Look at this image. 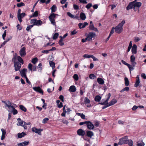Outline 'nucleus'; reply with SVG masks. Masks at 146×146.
<instances>
[{"label":"nucleus","mask_w":146,"mask_h":146,"mask_svg":"<svg viewBox=\"0 0 146 146\" xmlns=\"http://www.w3.org/2000/svg\"><path fill=\"white\" fill-rule=\"evenodd\" d=\"M92 6V4L91 3H88L86 6V8L88 9H89Z\"/></svg>","instance_id":"obj_52"},{"label":"nucleus","mask_w":146,"mask_h":146,"mask_svg":"<svg viewBox=\"0 0 146 146\" xmlns=\"http://www.w3.org/2000/svg\"><path fill=\"white\" fill-rule=\"evenodd\" d=\"M49 64L52 69H54L55 67V63L52 61H50L49 62Z\"/></svg>","instance_id":"obj_31"},{"label":"nucleus","mask_w":146,"mask_h":146,"mask_svg":"<svg viewBox=\"0 0 146 146\" xmlns=\"http://www.w3.org/2000/svg\"><path fill=\"white\" fill-rule=\"evenodd\" d=\"M96 36V34L93 32H90L87 35L86 39H87V40L90 41L92 40L93 38L95 37Z\"/></svg>","instance_id":"obj_6"},{"label":"nucleus","mask_w":146,"mask_h":146,"mask_svg":"<svg viewBox=\"0 0 146 146\" xmlns=\"http://www.w3.org/2000/svg\"><path fill=\"white\" fill-rule=\"evenodd\" d=\"M137 45L135 44H133L131 49V51L133 53L136 54L137 53Z\"/></svg>","instance_id":"obj_16"},{"label":"nucleus","mask_w":146,"mask_h":146,"mask_svg":"<svg viewBox=\"0 0 146 146\" xmlns=\"http://www.w3.org/2000/svg\"><path fill=\"white\" fill-rule=\"evenodd\" d=\"M133 2H132L129 4L126 7V9L127 10H129L133 8Z\"/></svg>","instance_id":"obj_17"},{"label":"nucleus","mask_w":146,"mask_h":146,"mask_svg":"<svg viewBox=\"0 0 146 146\" xmlns=\"http://www.w3.org/2000/svg\"><path fill=\"white\" fill-rule=\"evenodd\" d=\"M145 143L143 141L141 142L140 143H137V146H144Z\"/></svg>","instance_id":"obj_46"},{"label":"nucleus","mask_w":146,"mask_h":146,"mask_svg":"<svg viewBox=\"0 0 146 146\" xmlns=\"http://www.w3.org/2000/svg\"><path fill=\"white\" fill-rule=\"evenodd\" d=\"M56 9L57 7L56 5H53L50 8L51 10V12H55L56 11Z\"/></svg>","instance_id":"obj_27"},{"label":"nucleus","mask_w":146,"mask_h":146,"mask_svg":"<svg viewBox=\"0 0 146 146\" xmlns=\"http://www.w3.org/2000/svg\"><path fill=\"white\" fill-rule=\"evenodd\" d=\"M111 96V94L110 93H109L108 95V97L106 99V100L104 102H101L100 103V104L102 105H106V106H104L102 107V109H104L110 106H109L108 103V100L110 98V97Z\"/></svg>","instance_id":"obj_5"},{"label":"nucleus","mask_w":146,"mask_h":146,"mask_svg":"<svg viewBox=\"0 0 146 146\" xmlns=\"http://www.w3.org/2000/svg\"><path fill=\"white\" fill-rule=\"evenodd\" d=\"M91 54H85L83 55V57L89 58H91Z\"/></svg>","instance_id":"obj_51"},{"label":"nucleus","mask_w":146,"mask_h":146,"mask_svg":"<svg viewBox=\"0 0 146 146\" xmlns=\"http://www.w3.org/2000/svg\"><path fill=\"white\" fill-rule=\"evenodd\" d=\"M73 7L75 10H78L79 9L78 6L76 5H74Z\"/></svg>","instance_id":"obj_62"},{"label":"nucleus","mask_w":146,"mask_h":146,"mask_svg":"<svg viewBox=\"0 0 146 146\" xmlns=\"http://www.w3.org/2000/svg\"><path fill=\"white\" fill-rule=\"evenodd\" d=\"M38 68H40V69L38 70V71L40 72H41L42 70V64L40 63L38 65Z\"/></svg>","instance_id":"obj_44"},{"label":"nucleus","mask_w":146,"mask_h":146,"mask_svg":"<svg viewBox=\"0 0 146 146\" xmlns=\"http://www.w3.org/2000/svg\"><path fill=\"white\" fill-rule=\"evenodd\" d=\"M25 5V4L23 2H21L20 3H18L17 4V6L18 7H20L21 6H24Z\"/></svg>","instance_id":"obj_43"},{"label":"nucleus","mask_w":146,"mask_h":146,"mask_svg":"<svg viewBox=\"0 0 146 146\" xmlns=\"http://www.w3.org/2000/svg\"><path fill=\"white\" fill-rule=\"evenodd\" d=\"M90 102V100L87 97H86L84 98V102L85 104H89Z\"/></svg>","instance_id":"obj_35"},{"label":"nucleus","mask_w":146,"mask_h":146,"mask_svg":"<svg viewBox=\"0 0 146 146\" xmlns=\"http://www.w3.org/2000/svg\"><path fill=\"white\" fill-rule=\"evenodd\" d=\"M121 62L127 66H129V64H128L126 62H125V61H124L123 60H121Z\"/></svg>","instance_id":"obj_58"},{"label":"nucleus","mask_w":146,"mask_h":146,"mask_svg":"<svg viewBox=\"0 0 146 146\" xmlns=\"http://www.w3.org/2000/svg\"><path fill=\"white\" fill-rule=\"evenodd\" d=\"M125 84L126 86H127L129 85V82L128 78L127 77H125L124 78Z\"/></svg>","instance_id":"obj_30"},{"label":"nucleus","mask_w":146,"mask_h":146,"mask_svg":"<svg viewBox=\"0 0 146 146\" xmlns=\"http://www.w3.org/2000/svg\"><path fill=\"white\" fill-rule=\"evenodd\" d=\"M117 100L115 99H113L108 104L109 106H110L113 105L117 102Z\"/></svg>","instance_id":"obj_23"},{"label":"nucleus","mask_w":146,"mask_h":146,"mask_svg":"<svg viewBox=\"0 0 146 146\" xmlns=\"http://www.w3.org/2000/svg\"><path fill=\"white\" fill-rule=\"evenodd\" d=\"M134 3H133V9L135 11H139V8L142 5V3L140 2H138L137 1V0H135L133 1Z\"/></svg>","instance_id":"obj_3"},{"label":"nucleus","mask_w":146,"mask_h":146,"mask_svg":"<svg viewBox=\"0 0 146 146\" xmlns=\"http://www.w3.org/2000/svg\"><path fill=\"white\" fill-rule=\"evenodd\" d=\"M86 126L89 129H92L94 127V125L90 121H87Z\"/></svg>","instance_id":"obj_10"},{"label":"nucleus","mask_w":146,"mask_h":146,"mask_svg":"<svg viewBox=\"0 0 146 146\" xmlns=\"http://www.w3.org/2000/svg\"><path fill=\"white\" fill-rule=\"evenodd\" d=\"M76 90V88L75 86H71L69 88V90L70 92H75Z\"/></svg>","instance_id":"obj_20"},{"label":"nucleus","mask_w":146,"mask_h":146,"mask_svg":"<svg viewBox=\"0 0 146 146\" xmlns=\"http://www.w3.org/2000/svg\"><path fill=\"white\" fill-rule=\"evenodd\" d=\"M12 61L13 62L15 70V71L19 70L21 67V63L23 64L24 62L23 59L19 56H18L17 54H15L12 59Z\"/></svg>","instance_id":"obj_1"},{"label":"nucleus","mask_w":146,"mask_h":146,"mask_svg":"<svg viewBox=\"0 0 146 146\" xmlns=\"http://www.w3.org/2000/svg\"><path fill=\"white\" fill-rule=\"evenodd\" d=\"M77 33V32L75 30H74L72 31L71 32V34L70 35H74L76 34Z\"/></svg>","instance_id":"obj_61"},{"label":"nucleus","mask_w":146,"mask_h":146,"mask_svg":"<svg viewBox=\"0 0 146 146\" xmlns=\"http://www.w3.org/2000/svg\"><path fill=\"white\" fill-rule=\"evenodd\" d=\"M42 22L40 20H36V23L35 24H33V25L39 26L41 25H42Z\"/></svg>","instance_id":"obj_26"},{"label":"nucleus","mask_w":146,"mask_h":146,"mask_svg":"<svg viewBox=\"0 0 146 146\" xmlns=\"http://www.w3.org/2000/svg\"><path fill=\"white\" fill-rule=\"evenodd\" d=\"M50 51V50H42V53H46V54H47L49 53V51Z\"/></svg>","instance_id":"obj_64"},{"label":"nucleus","mask_w":146,"mask_h":146,"mask_svg":"<svg viewBox=\"0 0 146 146\" xmlns=\"http://www.w3.org/2000/svg\"><path fill=\"white\" fill-rule=\"evenodd\" d=\"M58 33H55L53 36V39L54 40L56 39L58 37Z\"/></svg>","instance_id":"obj_45"},{"label":"nucleus","mask_w":146,"mask_h":146,"mask_svg":"<svg viewBox=\"0 0 146 146\" xmlns=\"http://www.w3.org/2000/svg\"><path fill=\"white\" fill-rule=\"evenodd\" d=\"M73 78L76 81H77L78 79V76L76 74H74V75Z\"/></svg>","instance_id":"obj_50"},{"label":"nucleus","mask_w":146,"mask_h":146,"mask_svg":"<svg viewBox=\"0 0 146 146\" xmlns=\"http://www.w3.org/2000/svg\"><path fill=\"white\" fill-rule=\"evenodd\" d=\"M48 120L49 119L48 118H45L43 119L42 121V123H46Z\"/></svg>","instance_id":"obj_48"},{"label":"nucleus","mask_w":146,"mask_h":146,"mask_svg":"<svg viewBox=\"0 0 146 146\" xmlns=\"http://www.w3.org/2000/svg\"><path fill=\"white\" fill-rule=\"evenodd\" d=\"M63 40L62 38H60L59 41L58 43L60 46L63 45L64 44V43L63 42Z\"/></svg>","instance_id":"obj_42"},{"label":"nucleus","mask_w":146,"mask_h":146,"mask_svg":"<svg viewBox=\"0 0 146 146\" xmlns=\"http://www.w3.org/2000/svg\"><path fill=\"white\" fill-rule=\"evenodd\" d=\"M36 19H31V24H35L36 23Z\"/></svg>","instance_id":"obj_56"},{"label":"nucleus","mask_w":146,"mask_h":146,"mask_svg":"<svg viewBox=\"0 0 146 146\" xmlns=\"http://www.w3.org/2000/svg\"><path fill=\"white\" fill-rule=\"evenodd\" d=\"M101 99V98L100 96L97 95L96 96L94 100L96 102H99L100 100Z\"/></svg>","instance_id":"obj_28"},{"label":"nucleus","mask_w":146,"mask_h":146,"mask_svg":"<svg viewBox=\"0 0 146 146\" xmlns=\"http://www.w3.org/2000/svg\"><path fill=\"white\" fill-rule=\"evenodd\" d=\"M77 134L79 136H84L85 134L84 131L81 129H78L77 131Z\"/></svg>","instance_id":"obj_11"},{"label":"nucleus","mask_w":146,"mask_h":146,"mask_svg":"<svg viewBox=\"0 0 146 146\" xmlns=\"http://www.w3.org/2000/svg\"><path fill=\"white\" fill-rule=\"evenodd\" d=\"M19 108L20 109L24 111V112H26L27 111V109L23 105H21L19 106Z\"/></svg>","instance_id":"obj_34"},{"label":"nucleus","mask_w":146,"mask_h":146,"mask_svg":"<svg viewBox=\"0 0 146 146\" xmlns=\"http://www.w3.org/2000/svg\"><path fill=\"white\" fill-rule=\"evenodd\" d=\"M134 66H131V65H130L129 64V66H128V67L129 70H130V73H131V71L133 70L134 69Z\"/></svg>","instance_id":"obj_47"},{"label":"nucleus","mask_w":146,"mask_h":146,"mask_svg":"<svg viewBox=\"0 0 146 146\" xmlns=\"http://www.w3.org/2000/svg\"><path fill=\"white\" fill-rule=\"evenodd\" d=\"M126 144H127L129 146H133V141L131 139L128 140L127 139V142Z\"/></svg>","instance_id":"obj_32"},{"label":"nucleus","mask_w":146,"mask_h":146,"mask_svg":"<svg viewBox=\"0 0 146 146\" xmlns=\"http://www.w3.org/2000/svg\"><path fill=\"white\" fill-rule=\"evenodd\" d=\"M114 29H115V28L114 27H113L112 28L110 33L109 34L111 36L114 33Z\"/></svg>","instance_id":"obj_55"},{"label":"nucleus","mask_w":146,"mask_h":146,"mask_svg":"<svg viewBox=\"0 0 146 146\" xmlns=\"http://www.w3.org/2000/svg\"><path fill=\"white\" fill-rule=\"evenodd\" d=\"M25 49V48L24 47L22 48L19 51L20 55L22 57H24L26 54Z\"/></svg>","instance_id":"obj_9"},{"label":"nucleus","mask_w":146,"mask_h":146,"mask_svg":"<svg viewBox=\"0 0 146 146\" xmlns=\"http://www.w3.org/2000/svg\"><path fill=\"white\" fill-rule=\"evenodd\" d=\"M96 78V76L94 74H91L89 75V78L91 79H94Z\"/></svg>","instance_id":"obj_38"},{"label":"nucleus","mask_w":146,"mask_h":146,"mask_svg":"<svg viewBox=\"0 0 146 146\" xmlns=\"http://www.w3.org/2000/svg\"><path fill=\"white\" fill-rule=\"evenodd\" d=\"M34 26V25H33L28 26L26 28V30L27 31H29Z\"/></svg>","instance_id":"obj_49"},{"label":"nucleus","mask_w":146,"mask_h":146,"mask_svg":"<svg viewBox=\"0 0 146 146\" xmlns=\"http://www.w3.org/2000/svg\"><path fill=\"white\" fill-rule=\"evenodd\" d=\"M26 135V133L24 132H22L21 133H18L17 134L18 137L19 138H21L22 137L25 136Z\"/></svg>","instance_id":"obj_25"},{"label":"nucleus","mask_w":146,"mask_h":146,"mask_svg":"<svg viewBox=\"0 0 146 146\" xmlns=\"http://www.w3.org/2000/svg\"><path fill=\"white\" fill-rule=\"evenodd\" d=\"M6 35V31L5 30L4 31V33L2 35L3 38L4 40H5V37Z\"/></svg>","instance_id":"obj_60"},{"label":"nucleus","mask_w":146,"mask_h":146,"mask_svg":"<svg viewBox=\"0 0 146 146\" xmlns=\"http://www.w3.org/2000/svg\"><path fill=\"white\" fill-rule=\"evenodd\" d=\"M129 90V87H126L122 89L120 91V92H122L125 91H128Z\"/></svg>","instance_id":"obj_40"},{"label":"nucleus","mask_w":146,"mask_h":146,"mask_svg":"<svg viewBox=\"0 0 146 146\" xmlns=\"http://www.w3.org/2000/svg\"><path fill=\"white\" fill-rule=\"evenodd\" d=\"M79 1L80 3H82L83 4H86L87 3L85 0H79Z\"/></svg>","instance_id":"obj_63"},{"label":"nucleus","mask_w":146,"mask_h":146,"mask_svg":"<svg viewBox=\"0 0 146 146\" xmlns=\"http://www.w3.org/2000/svg\"><path fill=\"white\" fill-rule=\"evenodd\" d=\"M86 135L91 137L94 135V133L92 131H86Z\"/></svg>","instance_id":"obj_21"},{"label":"nucleus","mask_w":146,"mask_h":146,"mask_svg":"<svg viewBox=\"0 0 146 146\" xmlns=\"http://www.w3.org/2000/svg\"><path fill=\"white\" fill-rule=\"evenodd\" d=\"M125 22L124 20H123L121 22L119 23L115 28V32L117 33L120 34L123 31V26L125 23Z\"/></svg>","instance_id":"obj_2"},{"label":"nucleus","mask_w":146,"mask_h":146,"mask_svg":"<svg viewBox=\"0 0 146 146\" xmlns=\"http://www.w3.org/2000/svg\"><path fill=\"white\" fill-rule=\"evenodd\" d=\"M32 130L33 132L38 133V135H41V131H43V129H38L35 127H34L32 128Z\"/></svg>","instance_id":"obj_8"},{"label":"nucleus","mask_w":146,"mask_h":146,"mask_svg":"<svg viewBox=\"0 0 146 146\" xmlns=\"http://www.w3.org/2000/svg\"><path fill=\"white\" fill-rule=\"evenodd\" d=\"M27 72V69L26 68H23L22 70H20V72L21 76L25 78L27 77L26 73Z\"/></svg>","instance_id":"obj_14"},{"label":"nucleus","mask_w":146,"mask_h":146,"mask_svg":"<svg viewBox=\"0 0 146 146\" xmlns=\"http://www.w3.org/2000/svg\"><path fill=\"white\" fill-rule=\"evenodd\" d=\"M38 11H36L33 13L32 15L30 16V17L32 18V17H36L38 16Z\"/></svg>","instance_id":"obj_37"},{"label":"nucleus","mask_w":146,"mask_h":146,"mask_svg":"<svg viewBox=\"0 0 146 146\" xmlns=\"http://www.w3.org/2000/svg\"><path fill=\"white\" fill-rule=\"evenodd\" d=\"M56 15H58L54 13H52L50 14L48 17L51 24L55 26H56L55 22V19Z\"/></svg>","instance_id":"obj_4"},{"label":"nucleus","mask_w":146,"mask_h":146,"mask_svg":"<svg viewBox=\"0 0 146 146\" xmlns=\"http://www.w3.org/2000/svg\"><path fill=\"white\" fill-rule=\"evenodd\" d=\"M128 137L127 136H125L119 140V141L118 143V144L119 145H121L122 144L126 143L127 141Z\"/></svg>","instance_id":"obj_7"},{"label":"nucleus","mask_w":146,"mask_h":146,"mask_svg":"<svg viewBox=\"0 0 146 146\" xmlns=\"http://www.w3.org/2000/svg\"><path fill=\"white\" fill-rule=\"evenodd\" d=\"M135 58L134 55H132L130 57V61L131 62L135 61Z\"/></svg>","instance_id":"obj_41"},{"label":"nucleus","mask_w":146,"mask_h":146,"mask_svg":"<svg viewBox=\"0 0 146 146\" xmlns=\"http://www.w3.org/2000/svg\"><path fill=\"white\" fill-rule=\"evenodd\" d=\"M12 112L13 115H15L18 112L17 110H16L13 106H12Z\"/></svg>","instance_id":"obj_36"},{"label":"nucleus","mask_w":146,"mask_h":146,"mask_svg":"<svg viewBox=\"0 0 146 146\" xmlns=\"http://www.w3.org/2000/svg\"><path fill=\"white\" fill-rule=\"evenodd\" d=\"M97 81L99 84L101 85H103L104 83V80L102 78H98L97 79Z\"/></svg>","instance_id":"obj_19"},{"label":"nucleus","mask_w":146,"mask_h":146,"mask_svg":"<svg viewBox=\"0 0 146 146\" xmlns=\"http://www.w3.org/2000/svg\"><path fill=\"white\" fill-rule=\"evenodd\" d=\"M136 78V82L134 84V86L135 87H137L139 86L140 83V81L138 76H137Z\"/></svg>","instance_id":"obj_15"},{"label":"nucleus","mask_w":146,"mask_h":146,"mask_svg":"<svg viewBox=\"0 0 146 146\" xmlns=\"http://www.w3.org/2000/svg\"><path fill=\"white\" fill-rule=\"evenodd\" d=\"M25 15L26 14L25 13H23L21 14L17 15L18 19L20 23L22 22V18L25 17Z\"/></svg>","instance_id":"obj_12"},{"label":"nucleus","mask_w":146,"mask_h":146,"mask_svg":"<svg viewBox=\"0 0 146 146\" xmlns=\"http://www.w3.org/2000/svg\"><path fill=\"white\" fill-rule=\"evenodd\" d=\"M80 17L81 19L82 20H85L86 18V17L85 14L82 12L80 13Z\"/></svg>","instance_id":"obj_24"},{"label":"nucleus","mask_w":146,"mask_h":146,"mask_svg":"<svg viewBox=\"0 0 146 146\" xmlns=\"http://www.w3.org/2000/svg\"><path fill=\"white\" fill-rule=\"evenodd\" d=\"M17 121H18L19 124H17V125L19 126L20 125L22 126L23 124L24 123L25 121L22 120L20 118H18L17 119Z\"/></svg>","instance_id":"obj_22"},{"label":"nucleus","mask_w":146,"mask_h":146,"mask_svg":"<svg viewBox=\"0 0 146 146\" xmlns=\"http://www.w3.org/2000/svg\"><path fill=\"white\" fill-rule=\"evenodd\" d=\"M67 15L70 17L72 18H74V15L71 14L70 13L68 12H67Z\"/></svg>","instance_id":"obj_54"},{"label":"nucleus","mask_w":146,"mask_h":146,"mask_svg":"<svg viewBox=\"0 0 146 146\" xmlns=\"http://www.w3.org/2000/svg\"><path fill=\"white\" fill-rule=\"evenodd\" d=\"M1 131L2 132V135L1 137V140H3L5 138V135L6 133V130L2 128L1 129Z\"/></svg>","instance_id":"obj_18"},{"label":"nucleus","mask_w":146,"mask_h":146,"mask_svg":"<svg viewBox=\"0 0 146 146\" xmlns=\"http://www.w3.org/2000/svg\"><path fill=\"white\" fill-rule=\"evenodd\" d=\"M32 67H33V65L31 63L29 64L28 66V68L29 69L32 71Z\"/></svg>","instance_id":"obj_53"},{"label":"nucleus","mask_w":146,"mask_h":146,"mask_svg":"<svg viewBox=\"0 0 146 146\" xmlns=\"http://www.w3.org/2000/svg\"><path fill=\"white\" fill-rule=\"evenodd\" d=\"M77 115L78 116H80L82 119H85V115L83 113H77Z\"/></svg>","instance_id":"obj_39"},{"label":"nucleus","mask_w":146,"mask_h":146,"mask_svg":"<svg viewBox=\"0 0 146 146\" xmlns=\"http://www.w3.org/2000/svg\"><path fill=\"white\" fill-rule=\"evenodd\" d=\"M33 89L35 91L41 94L42 95L43 94V92L42 89L39 86L37 87H34L33 88Z\"/></svg>","instance_id":"obj_13"},{"label":"nucleus","mask_w":146,"mask_h":146,"mask_svg":"<svg viewBox=\"0 0 146 146\" xmlns=\"http://www.w3.org/2000/svg\"><path fill=\"white\" fill-rule=\"evenodd\" d=\"M38 61V59L37 58L35 57L33 58L31 62L34 64H35Z\"/></svg>","instance_id":"obj_33"},{"label":"nucleus","mask_w":146,"mask_h":146,"mask_svg":"<svg viewBox=\"0 0 146 146\" xmlns=\"http://www.w3.org/2000/svg\"><path fill=\"white\" fill-rule=\"evenodd\" d=\"M23 146H25L26 145H29V141H25L23 142Z\"/></svg>","instance_id":"obj_57"},{"label":"nucleus","mask_w":146,"mask_h":146,"mask_svg":"<svg viewBox=\"0 0 146 146\" xmlns=\"http://www.w3.org/2000/svg\"><path fill=\"white\" fill-rule=\"evenodd\" d=\"M26 79V81L27 83L29 85H31V86H32L31 85V83L29 81V80L28 79L27 76L25 78Z\"/></svg>","instance_id":"obj_59"},{"label":"nucleus","mask_w":146,"mask_h":146,"mask_svg":"<svg viewBox=\"0 0 146 146\" xmlns=\"http://www.w3.org/2000/svg\"><path fill=\"white\" fill-rule=\"evenodd\" d=\"M5 106H7L9 108L10 107L12 108V106H11V103L9 101H8L7 102Z\"/></svg>","instance_id":"obj_29"}]
</instances>
